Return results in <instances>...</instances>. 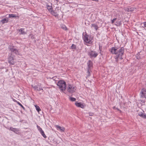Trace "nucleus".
Segmentation results:
<instances>
[{"label":"nucleus","mask_w":146,"mask_h":146,"mask_svg":"<svg viewBox=\"0 0 146 146\" xmlns=\"http://www.w3.org/2000/svg\"><path fill=\"white\" fill-rule=\"evenodd\" d=\"M57 85L58 86L60 90L63 91H64L66 88V84L65 82L63 80H60L58 82Z\"/></svg>","instance_id":"nucleus-2"},{"label":"nucleus","mask_w":146,"mask_h":146,"mask_svg":"<svg viewBox=\"0 0 146 146\" xmlns=\"http://www.w3.org/2000/svg\"><path fill=\"white\" fill-rule=\"evenodd\" d=\"M71 48L72 49H75L76 48V46L74 44H72L71 46Z\"/></svg>","instance_id":"nucleus-29"},{"label":"nucleus","mask_w":146,"mask_h":146,"mask_svg":"<svg viewBox=\"0 0 146 146\" xmlns=\"http://www.w3.org/2000/svg\"><path fill=\"white\" fill-rule=\"evenodd\" d=\"M117 24H116V25L117 26H119L121 24V21H120L119 22H117Z\"/></svg>","instance_id":"nucleus-28"},{"label":"nucleus","mask_w":146,"mask_h":146,"mask_svg":"<svg viewBox=\"0 0 146 146\" xmlns=\"http://www.w3.org/2000/svg\"><path fill=\"white\" fill-rule=\"evenodd\" d=\"M117 109L118 110H119V109Z\"/></svg>","instance_id":"nucleus-37"},{"label":"nucleus","mask_w":146,"mask_h":146,"mask_svg":"<svg viewBox=\"0 0 146 146\" xmlns=\"http://www.w3.org/2000/svg\"><path fill=\"white\" fill-rule=\"evenodd\" d=\"M50 13L52 15L56 17L58 16V14L56 12L54 11H53V10L51 11Z\"/></svg>","instance_id":"nucleus-15"},{"label":"nucleus","mask_w":146,"mask_h":146,"mask_svg":"<svg viewBox=\"0 0 146 146\" xmlns=\"http://www.w3.org/2000/svg\"><path fill=\"white\" fill-rule=\"evenodd\" d=\"M70 101L72 102L75 101L76 100V98L72 97H70Z\"/></svg>","instance_id":"nucleus-26"},{"label":"nucleus","mask_w":146,"mask_h":146,"mask_svg":"<svg viewBox=\"0 0 146 146\" xmlns=\"http://www.w3.org/2000/svg\"><path fill=\"white\" fill-rule=\"evenodd\" d=\"M76 90V87L74 86L68 84L67 88V92L70 94H72L75 92Z\"/></svg>","instance_id":"nucleus-3"},{"label":"nucleus","mask_w":146,"mask_h":146,"mask_svg":"<svg viewBox=\"0 0 146 146\" xmlns=\"http://www.w3.org/2000/svg\"><path fill=\"white\" fill-rule=\"evenodd\" d=\"M32 87L35 90H38V86H34L32 85Z\"/></svg>","instance_id":"nucleus-23"},{"label":"nucleus","mask_w":146,"mask_h":146,"mask_svg":"<svg viewBox=\"0 0 146 146\" xmlns=\"http://www.w3.org/2000/svg\"><path fill=\"white\" fill-rule=\"evenodd\" d=\"M42 90L43 89H42V88L41 87H40V86L39 87V88H38V91H40V90Z\"/></svg>","instance_id":"nucleus-32"},{"label":"nucleus","mask_w":146,"mask_h":146,"mask_svg":"<svg viewBox=\"0 0 146 146\" xmlns=\"http://www.w3.org/2000/svg\"><path fill=\"white\" fill-rule=\"evenodd\" d=\"M88 54L91 58H95L97 56L98 54L95 51H91L88 52Z\"/></svg>","instance_id":"nucleus-7"},{"label":"nucleus","mask_w":146,"mask_h":146,"mask_svg":"<svg viewBox=\"0 0 146 146\" xmlns=\"http://www.w3.org/2000/svg\"><path fill=\"white\" fill-rule=\"evenodd\" d=\"M55 126L57 128H58L60 131L61 132H64V131L65 129L64 127H61L58 125H56Z\"/></svg>","instance_id":"nucleus-13"},{"label":"nucleus","mask_w":146,"mask_h":146,"mask_svg":"<svg viewBox=\"0 0 146 146\" xmlns=\"http://www.w3.org/2000/svg\"><path fill=\"white\" fill-rule=\"evenodd\" d=\"M116 18H115L114 19H113L111 20V23L112 24H113L114 22H115V21L116 20Z\"/></svg>","instance_id":"nucleus-31"},{"label":"nucleus","mask_w":146,"mask_h":146,"mask_svg":"<svg viewBox=\"0 0 146 146\" xmlns=\"http://www.w3.org/2000/svg\"><path fill=\"white\" fill-rule=\"evenodd\" d=\"M92 27H94V29L97 30L98 29V27L97 25H96V24H92Z\"/></svg>","instance_id":"nucleus-21"},{"label":"nucleus","mask_w":146,"mask_h":146,"mask_svg":"<svg viewBox=\"0 0 146 146\" xmlns=\"http://www.w3.org/2000/svg\"><path fill=\"white\" fill-rule=\"evenodd\" d=\"M61 28L64 30H66L67 29V28L66 27L65 25L63 24L61 25Z\"/></svg>","instance_id":"nucleus-18"},{"label":"nucleus","mask_w":146,"mask_h":146,"mask_svg":"<svg viewBox=\"0 0 146 146\" xmlns=\"http://www.w3.org/2000/svg\"><path fill=\"white\" fill-rule=\"evenodd\" d=\"M133 8H126L125 10L128 12H132L133 11Z\"/></svg>","instance_id":"nucleus-17"},{"label":"nucleus","mask_w":146,"mask_h":146,"mask_svg":"<svg viewBox=\"0 0 146 146\" xmlns=\"http://www.w3.org/2000/svg\"><path fill=\"white\" fill-rule=\"evenodd\" d=\"M8 62L11 65H14L15 64V62L14 61V59L13 56L11 54L8 58Z\"/></svg>","instance_id":"nucleus-6"},{"label":"nucleus","mask_w":146,"mask_h":146,"mask_svg":"<svg viewBox=\"0 0 146 146\" xmlns=\"http://www.w3.org/2000/svg\"><path fill=\"white\" fill-rule=\"evenodd\" d=\"M144 27L146 28V22L144 23Z\"/></svg>","instance_id":"nucleus-33"},{"label":"nucleus","mask_w":146,"mask_h":146,"mask_svg":"<svg viewBox=\"0 0 146 146\" xmlns=\"http://www.w3.org/2000/svg\"><path fill=\"white\" fill-rule=\"evenodd\" d=\"M9 129L13 131L17 134H18L19 133V130L17 129L11 127Z\"/></svg>","instance_id":"nucleus-12"},{"label":"nucleus","mask_w":146,"mask_h":146,"mask_svg":"<svg viewBox=\"0 0 146 146\" xmlns=\"http://www.w3.org/2000/svg\"><path fill=\"white\" fill-rule=\"evenodd\" d=\"M8 18H5L1 20V22L3 24L8 23Z\"/></svg>","instance_id":"nucleus-16"},{"label":"nucleus","mask_w":146,"mask_h":146,"mask_svg":"<svg viewBox=\"0 0 146 146\" xmlns=\"http://www.w3.org/2000/svg\"><path fill=\"white\" fill-rule=\"evenodd\" d=\"M17 103L18 104L20 105L23 109H25V108L19 102H17Z\"/></svg>","instance_id":"nucleus-30"},{"label":"nucleus","mask_w":146,"mask_h":146,"mask_svg":"<svg viewBox=\"0 0 146 146\" xmlns=\"http://www.w3.org/2000/svg\"><path fill=\"white\" fill-rule=\"evenodd\" d=\"M47 7L48 9L50 12L52 11L53 9L52 8V7L51 6L47 5Z\"/></svg>","instance_id":"nucleus-19"},{"label":"nucleus","mask_w":146,"mask_h":146,"mask_svg":"<svg viewBox=\"0 0 146 146\" xmlns=\"http://www.w3.org/2000/svg\"><path fill=\"white\" fill-rule=\"evenodd\" d=\"M40 133L44 137V138H46V136L43 130Z\"/></svg>","instance_id":"nucleus-22"},{"label":"nucleus","mask_w":146,"mask_h":146,"mask_svg":"<svg viewBox=\"0 0 146 146\" xmlns=\"http://www.w3.org/2000/svg\"><path fill=\"white\" fill-rule=\"evenodd\" d=\"M93 114L92 113H90L89 115L90 116H92L93 115Z\"/></svg>","instance_id":"nucleus-34"},{"label":"nucleus","mask_w":146,"mask_h":146,"mask_svg":"<svg viewBox=\"0 0 146 146\" xmlns=\"http://www.w3.org/2000/svg\"><path fill=\"white\" fill-rule=\"evenodd\" d=\"M138 114L143 118H146V114H145L144 111L141 110H138Z\"/></svg>","instance_id":"nucleus-5"},{"label":"nucleus","mask_w":146,"mask_h":146,"mask_svg":"<svg viewBox=\"0 0 146 146\" xmlns=\"http://www.w3.org/2000/svg\"><path fill=\"white\" fill-rule=\"evenodd\" d=\"M141 52H140L139 53H138L137 54V55L136 57L137 59H140L142 57V56H139V55H141Z\"/></svg>","instance_id":"nucleus-20"},{"label":"nucleus","mask_w":146,"mask_h":146,"mask_svg":"<svg viewBox=\"0 0 146 146\" xmlns=\"http://www.w3.org/2000/svg\"><path fill=\"white\" fill-rule=\"evenodd\" d=\"M9 17H16V16L14 14H11L9 15Z\"/></svg>","instance_id":"nucleus-25"},{"label":"nucleus","mask_w":146,"mask_h":146,"mask_svg":"<svg viewBox=\"0 0 146 146\" xmlns=\"http://www.w3.org/2000/svg\"><path fill=\"white\" fill-rule=\"evenodd\" d=\"M119 111H120V112L121 113V110H119Z\"/></svg>","instance_id":"nucleus-36"},{"label":"nucleus","mask_w":146,"mask_h":146,"mask_svg":"<svg viewBox=\"0 0 146 146\" xmlns=\"http://www.w3.org/2000/svg\"><path fill=\"white\" fill-rule=\"evenodd\" d=\"M110 51L112 54L116 55L115 56V59H122V56L123 55L124 52V48L123 47H121L119 49L117 47H113Z\"/></svg>","instance_id":"nucleus-1"},{"label":"nucleus","mask_w":146,"mask_h":146,"mask_svg":"<svg viewBox=\"0 0 146 146\" xmlns=\"http://www.w3.org/2000/svg\"><path fill=\"white\" fill-rule=\"evenodd\" d=\"M141 101L142 103H144L145 102V101L143 100H141Z\"/></svg>","instance_id":"nucleus-35"},{"label":"nucleus","mask_w":146,"mask_h":146,"mask_svg":"<svg viewBox=\"0 0 146 146\" xmlns=\"http://www.w3.org/2000/svg\"><path fill=\"white\" fill-rule=\"evenodd\" d=\"M24 29L23 28L19 30V32H21L20 34L25 35L27 33L26 32L24 31Z\"/></svg>","instance_id":"nucleus-14"},{"label":"nucleus","mask_w":146,"mask_h":146,"mask_svg":"<svg viewBox=\"0 0 146 146\" xmlns=\"http://www.w3.org/2000/svg\"><path fill=\"white\" fill-rule=\"evenodd\" d=\"M35 107H36V110L38 112H39V111L41 110L40 108L38 106L36 105L35 106Z\"/></svg>","instance_id":"nucleus-24"},{"label":"nucleus","mask_w":146,"mask_h":146,"mask_svg":"<svg viewBox=\"0 0 146 146\" xmlns=\"http://www.w3.org/2000/svg\"><path fill=\"white\" fill-rule=\"evenodd\" d=\"M88 73H90L92 72L91 71V68L92 67V62L90 61H89L88 63Z\"/></svg>","instance_id":"nucleus-9"},{"label":"nucleus","mask_w":146,"mask_h":146,"mask_svg":"<svg viewBox=\"0 0 146 146\" xmlns=\"http://www.w3.org/2000/svg\"><path fill=\"white\" fill-rule=\"evenodd\" d=\"M9 48L11 52H13L16 54H18V50L16 49L15 48L14 46H11L9 47Z\"/></svg>","instance_id":"nucleus-11"},{"label":"nucleus","mask_w":146,"mask_h":146,"mask_svg":"<svg viewBox=\"0 0 146 146\" xmlns=\"http://www.w3.org/2000/svg\"><path fill=\"white\" fill-rule=\"evenodd\" d=\"M84 40L87 43H89L91 40L90 36L87 34H85L84 36Z\"/></svg>","instance_id":"nucleus-8"},{"label":"nucleus","mask_w":146,"mask_h":146,"mask_svg":"<svg viewBox=\"0 0 146 146\" xmlns=\"http://www.w3.org/2000/svg\"><path fill=\"white\" fill-rule=\"evenodd\" d=\"M37 127L38 130L40 132V133L42 131V128H40V126H38V125H37Z\"/></svg>","instance_id":"nucleus-27"},{"label":"nucleus","mask_w":146,"mask_h":146,"mask_svg":"<svg viewBox=\"0 0 146 146\" xmlns=\"http://www.w3.org/2000/svg\"><path fill=\"white\" fill-rule=\"evenodd\" d=\"M75 104L78 107H80L82 108H84L85 106V105L83 104L82 102H76L75 103Z\"/></svg>","instance_id":"nucleus-10"},{"label":"nucleus","mask_w":146,"mask_h":146,"mask_svg":"<svg viewBox=\"0 0 146 146\" xmlns=\"http://www.w3.org/2000/svg\"><path fill=\"white\" fill-rule=\"evenodd\" d=\"M140 95L141 98L146 99V88H143L141 89Z\"/></svg>","instance_id":"nucleus-4"}]
</instances>
